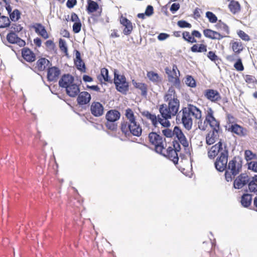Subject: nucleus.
I'll return each instance as SVG.
<instances>
[{"instance_id":"nucleus-1","label":"nucleus","mask_w":257,"mask_h":257,"mask_svg":"<svg viewBox=\"0 0 257 257\" xmlns=\"http://www.w3.org/2000/svg\"><path fill=\"white\" fill-rule=\"evenodd\" d=\"M228 157V150L227 145L225 144L223 151L220 154L214 162V166L218 172L225 171V180L229 182L232 180V176L234 177L241 171L242 159L239 156H235L227 164Z\"/></svg>"},{"instance_id":"nucleus-2","label":"nucleus","mask_w":257,"mask_h":257,"mask_svg":"<svg viewBox=\"0 0 257 257\" xmlns=\"http://www.w3.org/2000/svg\"><path fill=\"white\" fill-rule=\"evenodd\" d=\"M114 78L112 83L115 86L116 90L123 94H126L129 90V83L124 75H120L116 69L113 71Z\"/></svg>"},{"instance_id":"nucleus-3","label":"nucleus","mask_w":257,"mask_h":257,"mask_svg":"<svg viewBox=\"0 0 257 257\" xmlns=\"http://www.w3.org/2000/svg\"><path fill=\"white\" fill-rule=\"evenodd\" d=\"M120 117V112L116 109L109 110L105 115L106 122L105 125L107 129L111 131H116L117 124L116 121Z\"/></svg>"},{"instance_id":"nucleus-4","label":"nucleus","mask_w":257,"mask_h":257,"mask_svg":"<svg viewBox=\"0 0 257 257\" xmlns=\"http://www.w3.org/2000/svg\"><path fill=\"white\" fill-rule=\"evenodd\" d=\"M120 130L126 137L132 135L139 137L142 133V128L139 123H136L134 126L133 124H127V122L125 121L121 123Z\"/></svg>"},{"instance_id":"nucleus-5","label":"nucleus","mask_w":257,"mask_h":257,"mask_svg":"<svg viewBox=\"0 0 257 257\" xmlns=\"http://www.w3.org/2000/svg\"><path fill=\"white\" fill-rule=\"evenodd\" d=\"M160 134V131L158 128L157 132H151L148 136L150 142L155 146V151L157 153H162V151L165 149L163 138Z\"/></svg>"},{"instance_id":"nucleus-6","label":"nucleus","mask_w":257,"mask_h":257,"mask_svg":"<svg viewBox=\"0 0 257 257\" xmlns=\"http://www.w3.org/2000/svg\"><path fill=\"white\" fill-rule=\"evenodd\" d=\"M251 180L247 173H241L234 180L233 187L236 189H242L247 185Z\"/></svg>"},{"instance_id":"nucleus-7","label":"nucleus","mask_w":257,"mask_h":257,"mask_svg":"<svg viewBox=\"0 0 257 257\" xmlns=\"http://www.w3.org/2000/svg\"><path fill=\"white\" fill-rule=\"evenodd\" d=\"M91 113L95 117H99L104 113V106L98 101H93L90 105Z\"/></svg>"},{"instance_id":"nucleus-8","label":"nucleus","mask_w":257,"mask_h":257,"mask_svg":"<svg viewBox=\"0 0 257 257\" xmlns=\"http://www.w3.org/2000/svg\"><path fill=\"white\" fill-rule=\"evenodd\" d=\"M74 77L71 74H64L59 79L58 84L60 87L66 89L67 87L74 83Z\"/></svg>"},{"instance_id":"nucleus-9","label":"nucleus","mask_w":257,"mask_h":257,"mask_svg":"<svg viewBox=\"0 0 257 257\" xmlns=\"http://www.w3.org/2000/svg\"><path fill=\"white\" fill-rule=\"evenodd\" d=\"M61 74V70L56 66L49 67L47 69V80L49 82L56 81Z\"/></svg>"},{"instance_id":"nucleus-10","label":"nucleus","mask_w":257,"mask_h":257,"mask_svg":"<svg viewBox=\"0 0 257 257\" xmlns=\"http://www.w3.org/2000/svg\"><path fill=\"white\" fill-rule=\"evenodd\" d=\"M77 102L79 106H82L89 104L91 100V96L87 91H81L77 96Z\"/></svg>"},{"instance_id":"nucleus-11","label":"nucleus","mask_w":257,"mask_h":257,"mask_svg":"<svg viewBox=\"0 0 257 257\" xmlns=\"http://www.w3.org/2000/svg\"><path fill=\"white\" fill-rule=\"evenodd\" d=\"M22 57L26 61L32 63L36 60V54L30 48L24 47L21 50Z\"/></svg>"},{"instance_id":"nucleus-12","label":"nucleus","mask_w":257,"mask_h":257,"mask_svg":"<svg viewBox=\"0 0 257 257\" xmlns=\"http://www.w3.org/2000/svg\"><path fill=\"white\" fill-rule=\"evenodd\" d=\"M162 156L172 160L175 165L178 163L179 157L178 154L175 152L174 149L171 147H169L166 150V154H165L162 151V153H159Z\"/></svg>"},{"instance_id":"nucleus-13","label":"nucleus","mask_w":257,"mask_h":257,"mask_svg":"<svg viewBox=\"0 0 257 257\" xmlns=\"http://www.w3.org/2000/svg\"><path fill=\"white\" fill-rule=\"evenodd\" d=\"M204 94L205 97L208 100L216 102L221 99V96L217 90L208 89L204 91Z\"/></svg>"},{"instance_id":"nucleus-14","label":"nucleus","mask_w":257,"mask_h":257,"mask_svg":"<svg viewBox=\"0 0 257 257\" xmlns=\"http://www.w3.org/2000/svg\"><path fill=\"white\" fill-rule=\"evenodd\" d=\"M120 23L124 27V28L123 30V33L125 35H130L132 33L133 29L132 22L126 17L121 16L120 18Z\"/></svg>"},{"instance_id":"nucleus-15","label":"nucleus","mask_w":257,"mask_h":257,"mask_svg":"<svg viewBox=\"0 0 257 257\" xmlns=\"http://www.w3.org/2000/svg\"><path fill=\"white\" fill-rule=\"evenodd\" d=\"M80 91V86L75 83L65 89L66 94L70 97H76Z\"/></svg>"},{"instance_id":"nucleus-16","label":"nucleus","mask_w":257,"mask_h":257,"mask_svg":"<svg viewBox=\"0 0 257 257\" xmlns=\"http://www.w3.org/2000/svg\"><path fill=\"white\" fill-rule=\"evenodd\" d=\"M52 65L51 62L47 59L41 57L39 59L36 63L35 68L39 71H44L46 70L47 66L50 67Z\"/></svg>"},{"instance_id":"nucleus-17","label":"nucleus","mask_w":257,"mask_h":257,"mask_svg":"<svg viewBox=\"0 0 257 257\" xmlns=\"http://www.w3.org/2000/svg\"><path fill=\"white\" fill-rule=\"evenodd\" d=\"M220 131H217L215 129L210 131L206 136V143L208 145L213 144L219 138V133Z\"/></svg>"},{"instance_id":"nucleus-18","label":"nucleus","mask_w":257,"mask_h":257,"mask_svg":"<svg viewBox=\"0 0 257 257\" xmlns=\"http://www.w3.org/2000/svg\"><path fill=\"white\" fill-rule=\"evenodd\" d=\"M32 28L35 29V32L41 36L44 39L48 38L49 36L44 26L40 23H36L35 25L32 26Z\"/></svg>"},{"instance_id":"nucleus-19","label":"nucleus","mask_w":257,"mask_h":257,"mask_svg":"<svg viewBox=\"0 0 257 257\" xmlns=\"http://www.w3.org/2000/svg\"><path fill=\"white\" fill-rule=\"evenodd\" d=\"M179 106L180 101L177 98H173V100L169 101L168 107L173 114V116H175L178 113Z\"/></svg>"},{"instance_id":"nucleus-20","label":"nucleus","mask_w":257,"mask_h":257,"mask_svg":"<svg viewBox=\"0 0 257 257\" xmlns=\"http://www.w3.org/2000/svg\"><path fill=\"white\" fill-rule=\"evenodd\" d=\"M159 112L161 113L162 117L164 119H170L171 118L172 116H173V114H172L170 109L165 104H163L160 105Z\"/></svg>"},{"instance_id":"nucleus-21","label":"nucleus","mask_w":257,"mask_h":257,"mask_svg":"<svg viewBox=\"0 0 257 257\" xmlns=\"http://www.w3.org/2000/svg\"><path fill=\"white\" fill-rule=\"evenodd\" d=\"M99 9L98 3L92 0H88L87 1V5L86 7V11L88 14L93 13L97 11Z\"/></svg>"},{"instance_id":"nucleus-22","label":"nucleus","mask_w":257,"mask_h":257,"mask_svg":"<svg viewBox=\"0 0 257 257\" xmlns=\"http://www.w3.org/2000/svg\"><path fill=\"white\" fill-rule=\"evenodd\" d=\"M230 44L232 45V49L236 54H240L243 49L242 44L240 40L239 41H231Z\"/></svg>"},{"instance_id":"nucleus-23","label":"nucleus","mask_w":257,"mask_h":257,"mask_svg":"<svg viewBox=\"0 0 257 257\" xmlns=\"http://www.w3.org/2000/svg\"><path fill=\"white\" fill-rule=\"evenodd\" d=\"M252 200V195L248 193H244L241 198V203L244 207L250 206Z\"/></svg>"},{"instance_id":"nucleus-24","label":"nucleus","mask_w":257,"mask_h":257,"mask_svg":"<svg viewBox=\"0 0 257 257\" xmlns=\"http://www.w3.org/2000/svg\"><path fill=\"white\" fill-rule=\"evenodd\" d=\"M132 83L136 88L141 90V94L143 96H146L147 95V86L143 83L137 82L135 80H132Z\"/></svg>"},{"instance_id":"nucleus-25","label":"nucleus","mask_w":257,"mask_h":257,"mask_svg":"<svg viewBox=\"0 0 257 257\" xmlns=\"http://www.w3.org/2000/svg\"><path fill=\"white\" fill-rule=\"evenodd\" d=\"M228 8L230 12L235 14L237 13L240 10V6L238 2L231 0L229 5Z\"/></svg>"},{"instance_id":"nucleus-26","label":"nucleus","mask_w":257,"mask_h":257,"mask_svg":"<svg viewBox=\"0 0 257 257\" xmlns=\"http://www.w3.org/2000/svg\"><path fill=\"white\" fill-rule=\"evenodd\" d=\"M190 50L193 53H202L207 51V45L201 44H194L191 48Z\"/></svg>"},{"instance_id":"nucleus-27","label":"nucleus","mask_w":257,"mask_h":257,"mask_svg":"<svg viewBox=\"0 0 257 257\" xmlns=\"http://www.w3.org/2000/svg\"><path fill=\"white\" fill-rule=\"evenodd\" d=\"M188 106H189L190 113L191 115L196 119L201 118V111L198 107L191 104H188Z\"/></svg>"},{"instance_id":"nucleus-28","label":"nucleus","mask_w":257,"mask_h":257,"mask_svg":"<svg viewBox=\"0 0 257 257\" xmlns=\"http://www.w3.org/2000/svg\"><path fill=\"white\" fill-rule=\"evenodd\" d=\"M173 98H177V94L174 89L172 87H170L164 96V101H170L173 100Z\"/></svg>"},{"instance_id":"nucleus-29","label":"nucleus","mask_w":257,"mask_h":257,"mask_svg":"<svg viewBox=\"0 0 257 257\" xmlns=\"http://www.w3.org/2000/svg\"><path fill=\"white\" fill-rule=\"evenodd\" d=\"M247 185V188L244 189V192L253 193L255 195H257V184L251 178Z\"/></svg>"},{"instance_id":"nucleus-30","label":"nucleus","mask_w":257,"mask_h":257,"mask_svg":"<svg viewBox=\"0 0 257 257\" xmlns=\"http://www.w3.org/2000/svg\"><path fill=\"white\" fill-rule=\"evenodd\" d=\"M19 37L13 30H11L7 34L6 38L7 41L10 44H16Z\"/></svg>"},{"instance_id":"nucleus-31","label":"nucleus","mask_w":257,"mask_h":257,"mask_svg":"<svg viewBox=\"0 0 257 257\" xmlns=\"http://www.w3.org/2000/svg\"><path fill=\"white\" fill-rule=\"evenodd\" d=\"M11 22L10 19L5 16L0 15V28H5L10 27Z\"/></svg>"},{"instance_id":"nucleus-32","label":"nucleus","mask_w":257,"mask_h":257,"mask_svg":"<svg viewBox=\"0 0 257 257\" xmlns=\"http://www.w3.org/2000/svg\"><path fill=\"white\" fill-rule=\"evenodd\" d=\"M100 74L105 82L112 83L113 80L110 79L109 76L108 70L107 68H102L100 70Z\"/></svg>"},{"instance_id":"nucleus-33","label":"nucleus","mask_w":257,"mask_h":257,"mask_svg":"<svg viewBox=\"0 0 257 257\" xmlns=\"http://www.w3.org/2000/svg\"><path fill=\"white\" fill-rule=\"evenodd\" d=\"M206 122L209 124L212 130L214 131L215 129L217 131H221V129L220 127V122L216 118L209 120V121L207 120Z\"/></svg>"},{"instance_id":"nucleus-34","label":"nucleus","mask_w":257,"mask_h":257,"mask_svg":"<svg viewBox=\"0 0 257 257\" xmlns=\"http://www.w3.org/2000/svg\"><path fill=\"white\" fill-rule=\"evenodd\" d=\"M231 132L238 135H243L242 127L237 124H232L230 127Z\"/></svg>"},{"instance_id":"nucleus-35","label":"nucleus","mask_w":257,"mask_h":257,"mask_svg":"<svg viewBox=\"0 0 257 257\" xmlns=\"http://www.w3.org/2000/svg\"><path fill=\"white\" fill-rule=\"evenodd\" d=\"M185 82L189 87L194 88L196 86V82L191 75H188L186 76Z\"/></svg>"},{"instance_id":"nucleus-36","label":"nucleus","mask_w":257,"mask_h":257,"mask_svg":"<svg viewBox=\"0 0 257 257\" xmlns=\"http://www.w3.org/2000/svg\"><path fill=\"white\" fill-rule=\"evenodd\" d=\"M147 77L149 79L154 83L158 82L161 80L158 73L153 71H150L147 73Z\"/></svg>"},{"instance_id":"nucleus-37","label":"nucleus","mask_w":257,"mask_h":257,"mask_svg":"<svg viewBox=\"0 0 257 257\" xmlns=\"http://www.w3.org/2000/svg\"><path fill=\"white\" fill-rule=\"evenodd\" d=\"M215 27L217 29H220L221 30L225 32L227 34H229V29L228 26L222 22L221 20H219L218 23L215 25Z\"/></svg>"},{"instance_id":"nucleus-38","label":"nucleus","mask_w":257,"mask_h":257,"mask_svg":"<svg viewBox=\"0 0 257 257\" xmlns=\"http://www.w3.org/2000/svg\"><path fill=\"white\" fill-rule=\"evenodd\" d=\"M21 13L18 9H15L10 16V18L13 22H17L21 18Z\"/></svg>"},{"instance_id":"nucleus-39","label":"nucleus","mask_w":257,"mask_h":257,"mask_svg":"<svg viewBox=\"0 0 257 257\" xmlns=\"http://www.w3.org/2000/svg\"><path fill=\"white\" fill-rule=\"evenodd\" d=\"M182 123L184 127L188 131L191 129L193 124V120L192 118L181 119Z\"/></svg>"},{"instance_id":"nucleus-40","label":"nucleus","mask_w":257,"mask_h":257,"mask_svg":"<svg viewBox=\"0 0 257 257\" xmlns=\"http://www.w3.org/2000/svg\"><path fill=\"white\" fill-rule=\"evenodd\" d=\"M59 45L60 50L65 53V55L68 56V48L66 41L63 39H60L59 41Z\"/></svg>"},{"instance_id":"nucleus-41","label":"nucleus","mask_w":257,"mask_h":257,"mask_svg":"<svg viewBox=\"0 0 257 257\" xmlns=\"http://www.w3.org/2000/svg\"><path fill=\"white\" fill-rule=\"evenodd\" d=\"M244 158L247 161H248L252 159H256V155L251 151L247 150H245L244 152Z\"/></svg>"},{"instance_id":"nucleus-42","label":"nucleus","mask_w":257,"mask_h":257,"mask_svg":"<svg viewBox=\"0 0 257 257\" xmlns=\"http://www.w3.org/2000/svg\"><path fill=\"white\" fill-rule=\"evenodd\" d=\"M205 15L206 18H207L208 19L209 22L211 23H215L218 21L217 17L214 13L211 12L207 11Z\"/></svg>"},{"instance_id":"nucleus-43","label":"nucleus","mask_w":257,"mask_h":257,"mask_svg":"<svg viewBox=\"0 0 257 257\" xmlns=\"http://www.w3.org/2000/svg\"><path fill=\"white\" fill-rule=\"evenodd\" d=\"M173 131L174 133V136L175 135L176 137L178 139V140L185 136L182 131L178 126H175Z\"/></svg>"},{"instance_id":"nucleus-44","label":"nucleus","mask_w":257,"mask_h":257,"mask_svg":"<svg viewBox=\"0 0 257 257\" xmlns=\"http://www.w3.org/2000/svg\"><path fill=\"white\" fill-rule=\"evenodd\" d=\"M234 67L238 71H242L244 70V67L242 64V60L240 57H238L234 64Z\"/></svg>"},{"instance_id":"nucleus-45","label":"nucleus","mask_w":257,"mask_h":257,"mask_svg":"<svg viewBox=\"0 0 257 257\" xmlns=\"http://www.w3.org/2000/svg\"><path fill=\"white\" fill-rule=\"evenodd\" d=\"M143 116H145L147 119L151 121L157 118V116L155 114H152L148 110H145L141 112Z\"/></svg>"},{"instance_id":"nucleus-46","label":"nucleus","mask_w":257,"mask_h":257,"mask_svg":"<svg viewBox=\"0 0 257 257\" xmlns=\"http://www.w3.org/2000/svg\"><path fill=\"white\" fill-rule=\"evenodd\" d=\"M157 119H158V123H160L163 127L168 128L170 126L171 123L168 119H165L164 120L163 118L160 117L159 115L157 116Z\"/></svg>"},{"instance_id":"nucleus-47","label":"nucleus","mask_w":257,"mask_h":257,"mask_svg":"<svg viewBox=\"0 0 257 257\" xmlns=\"http://www.w3.org/2000/svg\"><path fill=\"white\" fill-rule=\"evenodd\" d=\"M181 111H182V116L181 119L192 118L190 116L191 113H190L189 106L187 107H183Z\"/></svg>"},{"instance_id":"nucleus-48","label":"nucleus","mask_w":257,"mask_h":257,"mask_svg":"<svg viewBox=\"0 0 257 257\" xmlns=\"http://www.w3.org/2000/svg\"><path fill=\"white\" fill-rule=\"evenodd\" d=\"M203 34L206 38L214 40V31L210 29H206L203 30Z\"/></svg>"},{"instance_id":"nucleus-49","label":"nucleus","mask_w":257,"mask_h":257,"mask_svg":"<svg viewBox=\"0 0 257 257\" xmlns=\"http://www.w3.org/2000/svg\"><path fill=\"white\" fill-rule=\"evenodd\" d=\"M74 64L75 65L77 69L82 72H86V66L85 63L83 62V60H81V62L79 63L78 61L74 62Z\"/></svg>"},{"instance_id":"nucleus-50","label":"nucleus","mask_w":257,"mask_h":257,"mask_svg":"<svg viewBox=\"0 0 257 257\" xmlns=\"http://www.w3.org/2000/svg\"><path fill=\"white\" fill-rule=\"evenodd\" d=\"M218 154L217 149H216L215 145H214L211 147L210 151L208 153V157L210 159H213Z\"/></svg>"},{"instance_id":"nucleus-51","label":"nucleus","mask_w":257,"mask_h":257,"mask_svg":"<svg viewBox=\"0 0 257 257\" xmlns=\"http://www.w3.org/2000/svg\"><path fill=\"white\" fill-rule=\"evenodd\" d=\"M238 36L243 41H249L250 39L249 36L242 30L237 31Z\"/></svg>"},{"instance_id":"nucleus-52","label":"nucleus","mask_w":257,"mask_h":257,"mask_svg":"<svg viewBox=\"0 0 257 257\" xmlns=\"http://www.w3.org/2000/svg\"><path fill=\"white\" fill-rule=\"evenodd\" d=\"M207 57L211 61L214 62L217 61L219 59L213 51H209L207 55Z\"/></svg>"},{"instance_id":"nucleus-53","label":"nucleus","mask_w":257,"mask_h":257,"mask_svg":"<svg viewBox=\"0 0 257 257\" xmlns=\"http://www.w3.org/2000/svg\"><path fill=\"white\" fill-rule=\"evenodd\" d=\"M81 21L75 22L73 25L72 28L73 31L74 33H78L81 31Z\"/></svg>"},{"instance_id":"nucleus-54","label":"nucleus","mask_w":257,"mask_h":257,"mask_svg":"<svg viewBox=\"0 0 257 257\" xmlns=\"http://www.w3.org/2000/svg\"><path fill=\"white\" fill-rule=\"evenodd\" d=\"M177 25L181 28H190L191 27V25L188 22L185 20H180L177 22Z\"/></svg>"},{"instance_id":"nucleus-55","label":"nucleus","mask_w":257,"mask_h":257,"mask_svg":"<svg viewBox=\"0 0 257 257\" xmlns=\"http://www.w3.org/2000/svg\"><path fill=\"white\" fill-rule=\"evenodd\" d=\"M248 169L257 173V161H251L247 163Z\"/></svg>"},{"instance_id":"nucleus-56","label":"nucleus","mask_w":257,"mask_h":257,"mask_svg":"<svg viewBox=\"0 0 257 257\" xmlns=\"http://www.w3.org/2000/svg\"><path fill=\"white\" fill-rule=\"evenodd\" d=\"M214 119H215V118L213 116V111L211 109V108H209L207 110V114L206 115V118H205V119L204 121V123L207 120L209 121V120Z\"/></svg>"},{"instance_id":"nucleus-57","label":"nucleus","mask_w":257,"mask_h":257,"mask_svg":"<svg viewBox=\"0 0 257 257\" xmlns=\"http://www.w3.org/2000/svg\"><path fill=\"white\" fill-rule=\"evenodd\" d=\"M163 134L167 138H172L174 136L173 131L167 128L162 131Z\"/></svg>"},{"instance_id":"nucleus-58","label":"nucleus","mask_w":257,"mask_h":257,"mask_svg":"<svg viewBox=\"0 0 257 257\" xmlns=\"http://www.w3.org/2000/svg\"><path fill=\"white\" fill-rule=\"evenodd\" d=\"M145 13L146 16H151L154 14L153 7L151 5H148L146 8Z\"/></svg>"},{"instance_id":"nucleus-59","label":"nucleus","mask_w":257,"mask_h":257,"mask_svg":"<svg viewBox=\"0 0 257 257\" xmlns=\"http://www.w3.org/2000/svg\"><path fill=\"white\" fill-rule=\"evenodd\" d=\"M225 144H224L223 145V143L222 142V140H220L219 142L215 145V147L216 148V149H217L218 153H221V152H222L223 151V150H224V146Z\"/></svg>"},{"instance_id":"nucleus-60","label":"nucleus","mask_w":257,"mask_h":257,"mask_svg":"<svg viewBox=\"0 0 257 257\" xmlns=\"http://www.w3.org/2000/svg\"><path fill=\"white\" fill-rule=\"evenodd\" d=\"M172 144L174 151L178 154V152H180L181 149L179 142L177 140H174Z\"/></svg>"},{"instance_id":"nucleus-61","label":"nucleus","mask_w":257,"mask_h":257,"mask_svg":"<svg viewBox=\"0 0 257 257\" xmlns=\"http://www.w3.org/2000/svg\"><path fill=\"white\" fill-rule=\"evenodd\" d=\"M238 54H236L234 52V53L231 55L226 56V59L229 62H233L238 58Z\"/></svg>"},{"instance_id":"nucleus-62","label":"nucleus","mask_w":257,"mask_h":257,"mask_svg":"<svg viewBox=\"0 0 257 257\" xmlns=\"http://www.w3.org/2000/svg\"><path fill=\"white\" fill-rule=\"evenodd\" d=\"M180 7L179 3H173L172 4L170 10L173 14H175L180 9Z\"/></svg>"},{"instance_id":"nucleus-63","label":"nucleus","mask_w":257,"mask_h":257,"mask_svg":"<svg viewBox=\"0 0 257 257\" xmlns=\"http://www.w3.org/2000/svg\"><path fill=\"white\" fill-rule=\"evenodd\" d=\"M46 46L50 50H54L55 45L53 41L51 40H48L45 42Z\"/></svg>"},{"instance_id":"nucleus-64","label":"nucleus","mask_w":257,"mask_h":257,"mask_svg":"<svg viewBox=\"0 0 257 257\" xmlns=\"http://www.w3.org/2000/svg\"><path fill=\"white\" fill-rule=\"evenodd\" d=\"M179 143H180L184 148H187L189 146L188 141L185 136L178 140Z\"/></svg>"}]
</instances>
